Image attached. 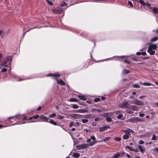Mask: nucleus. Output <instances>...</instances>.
<instances>
[{
  "mask_svg": "<svg viewBox=\"0 0 158 158\" xmlns=\"http://www.w3.org/2000/svg\"><path fill=\"white\" fill-rule=\"evenodd\" d=\"M152 144V143L151 142H147L145 143V145H148V144Z\"/></svg>",
  "mask_w": 158,
  "mask_h": 158,
  "instance_id": "58",
  "label": "nucleus"
},
{
  "mask_svg": "<svg viewBox=\"0 0 158 158\" xmlns=\"http://www.w3.org/2000/svg\"><path fill=\"white\" fill-rule=\"evenodd\" d=\"M56 116V114L55 113H53L51 115H50L49 116L50 118H53L55 117Z\"/></svg>",
  "mask_w": 158,
  "mask_h": 158,
  "instance_id": "37",
  "label": "nucleus"
},
{
  "mask_svg": "<svg viewBox=\"0 0 158 158\" xmlns=\"http://www.w3.org/2000/svg\"><path fill=\"white\" fill-rule=\"evenodd\" d=\"M39 119L40 120V122H48V120L49 119L45 116L42 115L40 116Z\"/></svg>",
  "mask_w": 158,
  "mask_h": 158,
  "instance_id": "4",
  "label": "nucleus"
},
{
  "mask_svg": "<svg viewBox=\"0 0 158 158\" xmlns=\"http://www.w3.org/2000/svg\"><path fill=\"white\" fill-rule=\"evenodd\" d=\"M141 54L143 56H145L146 54V53L145 52H141Z\"/></svg>",
  "mask_w": 158,
  "mask_h": 158,
  "instance_id": "51",
  "label": "nucleus"
},
{
  "mask_svg": "<svg viewBox=\"0 0 158 158\" xmlns=\"http://www.w3.org/2000/svg\"><path fill=\"white\" fill-rule=\"evenodd\" d=\"M129 71L127 69H123V73L124 74H128L129 73Z\"/></svg>",
  "mask_w": 158,
  "mask_h": 158,
  "instance_id": "23",
  "label": "nucleus"
},
{
  "mask_svg": "<svg viewBox=\"0 0 158 158\" xmlns=\"http://www.w3.org/2000/svg\"><path fill=\"white\" fill-rule=\"evenodd\" d=\"M79 115H80L78 114H75L73 115V117L74 118H78Z\"/></svg>",
  "mask_w": 158,
  "mask_h": 158,
  "instance_id": "44",
  "label": "nucleus"
},
{
  "mask_svg": "<svg viewBox=\"0 0 158 158\" xmlns=\"http://www.w3.org/2000/svg\"><path fill=\"white\" fill-rule=\"evenodd\" d=\"M131 108L133 110H137L139 109L138 107L135 105H132L131 106Z\"/></svg>",
  "mask_w": 158,
  "mask_h": 158,
  "instance_id": "14",
  "label": "nucleus"
},
{
  "mask_svg": "<svg viewBox=\"0 0 158 158\" xmlns=\"http://www.w3.org/2000/svg\"><path fill=\"white\" fill-rule=\"evenodd\" d=\"M73 122H71L69 124V126L70 127H71L73 126Z\"/></svg>",
  "mask_w": 158,
  "mask_h": 158,
  "instance_id": "52",
  "label": "nucleus"
},
{
  "mask_svg": "<svg viewBox=\"0 0 158 158\" xmlns=\"http://www.w3.org/2000/svg\"><path fill=\"white\" fill-rule=\"evenodd\" d=\"M50 121V122H49L50 123L52 124L55 125H57V123L55 121H54L52 119H49Z\"/></svg>",
  "mask_w": 158,
  "mask_h": 158,
  "instance_id": "18",
  "label": "nucleus"
},
{
  "mask_svg": "<svg viewBox=\"0 0 158 158\" xmlns=\"http://www.w3.org/2000/svg\"><path fill=\"white\" fill-rule=\"evenodd\" d=\"M88 110L84 109H79L75 111L76 112L81 113H87L88 112Z\"/></svg>",
  "mask_w": 158,
  "mask_h": 158,
  "instance_id": "8",
  "label": "nucleus"
},
{
  "mask_svg": "<svg viewBox=\"0 0 158 158\" xmlns=\"http://www.w3.org/2000/svg\"><path fill=\"white\" fill-rule=\"evenodd\" d=\"M47 76L49 77V76H53L54 77H60V74L58 73H56L54 74H49L47 75Z\"/></svg>",
  "mask_w": 158,
  "mask_h": 158,
  "instance_id": "10",
  "label": "nucleus"
},
{
  "mask_svg": "<svg viewBox=\"0 0 158 158\" xmlns=\"http://www.w3.org/2000/svg\"><path fill=\"white\" fill-rule=\"evenodd\" d=\"M124 152H122L121 153H120L119 152H117L116 154L114 155L113 156L111 157V158H118L120 155V154H124Z\"/></svg>",
  "mask_w": 158,
  "mask_h": 158,
  "instance_id": "9",
  "label": "nucleus"
},
{
  "mask_svg": "<svg viewBox=\"0 0 158 158\" xmlns=\"http://www.w3.org/2000/svg\"><path fill=\"white\" fill-rule=\"evenodd\" d=\"M136 54L137 55H139L141 54V52H136Z\"/></svg>",
  "mask_w": 158,
  "mask_h": 158,
  "instance_id": "57",
  "label": "nucleus"
},
{
  "mask_svg": "<svg viewBox=\"0 0 158 158\" xmlns=\"http://www.w3.org/2000/svg\"><path fill=\"white\" fill-rule=\"evenodd\" d=\"M47 2L50 5L52 6L53 5V3L49 1V0H47Z\"/></svg>",
  "mask_w": 158,
  "mask_h": 158,
  "instance_id": "38",
  "label": "nucleus"
},
{
  "mask_svg": "<svg viewBox=\"0 0 158 158\" xmlns=\"http://www.w3.org/2000/svg\"><path fill=\"white\" fill-rule=\"evenodd\" d=\"M101 99L99 98H97L94 99V101L95 102H98Z\"/></svg>",
  "mask_w": 158,
  "mask_h": 158,
  "instance_id": "34",
  "label": "nucleus"
},
{
  "mask_svg": "<svg viewBox=\"0 0 158 158\" xmlns=\"http://www.w3.org/2000/svg\"><path fill=\"white\" fill-rule=\"evenodd\" d=\"M143 85L145 86H154V85L152 84V83L149 82H144L143 83Z\"/></svg>",
  "mask_w": 158,
  "mask_h": 158,
  "instance_id": "15",
  "label": "nucleus"
},
{
  "mask_svg": "<svg viewBox=\"0 0 158 158\" xmlns=\"http://www.w3.org/2000/svg\"><path fill=\"white\" fill-rule=\"evenodd\" d=\"M41 109V106H39L37 109V110L38 111L40 110Z\"/></svg>",
  "mask_w": 158,
  "mask_h": 158,
  "instance_id": "56",
  "label": "nucleus"
},
{
  "mask_svg": "<svg viewBox=\"0 0 158 158\" xmlns=\"http://www.w3.org/2000/svg\"><path fill=\"white\" fill-rule=\"evenodd\" d=\"M64 118V117L63 116H61L60 115H59L58 116V118L60 119H62Z\"/></svg>",
  "mask_w": 158,
  "mask_h": 158,
  "instance_id": "40",
  "label": "nucleus"
},
{
  "mask_svg": "<svg viewBox=\"0 0 158 158\" xmlns=\"http://www.w3.org/2000/svg\"><path fill=\"white\" fill-rule=\"evenodd\" d=\"M70 101L71 102H76V100L74 98H71L70 99Z\"/></svg>",
  "mask_w": 158,
  "mask_h": 158,
  "instance_id": "48",
  "label": "nucleus"
},
{
  "mask_svg": "<svg viewBox=\"0 0 158 158\" xmlns=\"http://www.w3.org/2000/svg\"><path fill=\"white\" fill-rule=\"evenodd\" d=\"M149 46L148 48L155 50L156 49L157 47L156 44H152L151 43H149Z\"/></svg>",
  "mask_w": 158,
  "mask_h": 158,
  "instance_id": "7",
  "label": "nucleus"
},
{
  "mask_svg": "<svg viewBox=\"0 0 158 158\" xmlns=\"http://www.w3.org/2000/svg\"><path fill=\"white\" fill-rule=\"evenodd\" d=\"M12 57L11 56H7L5 60H4V62L1 64H0L2 66H4L6 67H9L8 65H6L7 63L10 62L12 60Z\"/></svg>",
  "mask_w": 158,
  "mask_h": 158,
  "instance_id": "2",
  "label": "nucleus"
},
{
  "mask_svg": "<svg viewBox=\"0 0 158 158\" xmlns=\"http://www.w3.org/2000/svg\"><path fill=\"white\" fill-rule=\"evenodd\" d=\"M124 131L125 132V134L123 136V138L124 139H127L129 138L131 135V133L128 130H124Z\"/></svg>",
  "mask_w": 158,
  "mask_h": 158,
  "instance_id": "5",
  "label": "nucleus"
},
{
  "mask_svg": "<svg viewBox=\"0 0 158 158\" xmlns=\"http://www.w3.org/2000/svg\"><path fill=\"white\" fill-rule=\"evenodd\" d=\"M20 115L19 114H17L15 115L14 116L10 117H9L8 118V119H11V118H13L14 117H17V116H20Z\"/></svg>",
  "mask_w": 158,
  "mask_h": 158,
  "instance_id": "35",
  "label": "nucleus"
},
{
  "mask_svg": "<svg viewBox=\"0 0 158 158\" xmlns=\"http://www.w3.org/2000/svg\"><path fill=\"white\" fill-rule=\"evenodd\" d=\"M6 70H7V69L6 68H3L2 69L1 71L2 72H5L6 71Z\"/></svg>",
  "mask_w": 158,
  "mask_h": 158,
  "instance_id": "42",
  "label": "nucleus"
},
{
  "mask_svg": "<svg viewBox=\"0 0 158 158\" xmlns=\"http://www.w3.org/2000/svg\"><path fill=\"white\" fill-rule=\"evenodd\" d=\"M144 96H141L139 97V98L140 99H142L143 98H144Z\"/></svg>",
  "mask_w": 158,
  "mask_h": 158,
  "instance_id": "60",
  "label": "nucleus"
},
{
  "mask_svg": "<svg viewBox=\"0 0 158 158\" xmlns=\"http://www.w3.org/2000/svg\"><path fill=\"white\" fill-rule=\"evenodd\" d=\"M63 8H60L59 10H57L58 14H60L62 13L63 12Z\"/></svg>",
  "mask_w": 158,
  "mask_h": 158,
  "instance_id": "28",
  "label": "nucleus"
},
{
  "mask_svg": "<svg viewBox=\"0 0 158 158\" xmlns=\"http://www.w3.org/2000/svg\"><path fill=\"white\" fill-rule=\"evenodd\" d=\"M133 103L138 106H142L144 105V102H143L137 99L134 100Z\"/></svg>",
  "mask_w": 158,
  "mask_h": 158,
  "instance_id": "6",
  "label": "nucleus"
},
{
  "mask_svg": "<svg viewBox=\"0 0 158 158\" xmlns=\"http://www.w3.org/2000/svg\"><path fill=\"white\" fill-rule=\"evenodd\" d=\"M144 143V141L142 140H140L139 142V143L140 144H143Z\"/></svg>",
  "mask_w": 158,
  "mask_h": 158,
  "instance_id": "47",
  "label": "nucleus"
},
{
  "mask_svg": "<svg viewBox=\"0 0 158 158\" xmlns=\"http://www.w3.org/2000/svg\"><path fill=\"white\" fill-rule=\"evenodd\" d=\"M129 104L128 102H124L119 105V106L122 108H129Z\"/></svg>",
  "mask_w": 158,
  "mask_h": 158,
  "instance_id": "3",
  "label": "nucleus"
},
{
  "mask_svg": "<svg viewBox=\"0 0 158 158\" xmlns=\"http://www.w3.org/2000/svg\"><path fill=\"white\" fill-rule=\"evenodd\" d=\"M133 86L135 88H140V86L139 85H137V84H134L133 85Z\"/></svg>",
  "mask_w": 158,
  "mask_h": 158,
  "instance_id": "41",
  "label": "nucleus"
},
{
  "mask_svg": "<svg viewBox=\"0 0 158 158\" xmlns=\"http://www.w3.org/2000/svg\"><path fill=\"white\" fill-rule=\"evenodd\" d=\"M126 57V56H119L118 57H119V58L121 59H123L125 58Z\"/></svg>",
  "mask_w": 158,
  "mask_h": 158,
  "instance_id": "49",
  "label": "nucleus"
},
{
  "mask_svg": "<svg viewBox=\"0 0 158 158\" xmlns=\"http://www.w3.org/2000/svg\"><path fill=\"white\" fill-rule=\"evenodd\" d=\"M152 10H153V11L155 13H157L158 12V9L155 7H153L152 9Z\"/></svg>",
  "mask_w": 158,
  "mask_h": 158,
  "instance_id": "22",
  "label": "nucleus"
},
{
  "mask_svg": "<svg viewBox=\"0 0 158 158\" xmlns=\"http://www.w3.org/2000/svg\"><path fill=\"white\" fill-rule=\"evenodd\" d=\"M78 106L76 104H73V105L72 108L74 109H76L78 108Z\"/></svg>",
  "mask_w": 158,
  "mask_h": 158,
  "instance_id": "29",
  "label": "nucleus"
},
{
  "mask_svg": "<svg viewBox=\"0 0 158 158\" xmlns=\"http://www.w3.org/2000/svg\"><path fill=\"white\" fill-rule=\"evenodd\" d=\"M100 131L101 132L104 131L106 130L105 126L101 127L99 128Z\"/></svg>",
  "mask_w": 158,
  "mask_h": 158,
  "instance_id": "24",
  "label": "nucleus"
},
{
  "mask_svg": "<svg viewBox=\"0 0 158 158\" xmlns=\"http://www.w3.org/2000/svg\"><path fill=\"white\" fill-rule=\"evenodd\" d=\"M81 121L83 123H86L88 122V120L86 119H82Z\"/></svg>",
  "mask_w": 158,
  "mask_h": 158,
  "instance_id": "30",
  "label": "nucleus"
},
{
  "mask_svg": "<svg viewBox=\"0 0 158 158\" xmlns=\"http://www.w3.org/2000/svg\"><path fill=\"white\" fill-rule=\"evenodd\" d=\"M139 149L140 151L142 153H143L144 151V149L143 148L142 146L141 145H139L138 146Z\"/></svg>",
  "mask_w": 158,
  "mask_h": 158,
  "instance_id": "17",
  "label": "nucleus"
},
{
  "mask_svg": "<svg viewBox=\"0 0 158 158\" xmlns=\"http://www.w3.org/2000/svg\"><path fill=\"white\" fill-rule=\"evenodd\" d=\"M67 3L65 2H63L60 4V6H67Z\"/></svg>",
  "mask_w": 158,
  "mask_h": 158,
  "instance_id": "26",
  "label": "nucleus"
},
{
  "mask_svg": "<svg viewBox=\"0 0 158 158\" xmlns=\"http://www.w3.org/2000/svg\"><path fill=\"white\" fill-rule=\"evenodd\" d=\"M132 94L133 95H135L136 94V92H133L132 93Z\"/></svg>",
  "mask_w": 158,
  "mask_h": 158,
  "instance_id": "64",
  "label": "nucleus"
},
{
  "mask_svg": "<svg viewBox=\"0 0 158 158\" xmlns=\"http://www.w3.org/2000/svg\"><path fill=\"white\" fill-rule=\"evenodd\" d=\"M86 142L89 143V144L84 143L81 145V148L83 149H85L89 146H91L94 145L96 143V138L94 136L92 135L91 136L89 139L87 140Z\"/></svg>",
  "mask_w": 158,
  "mask_h": 158,
  "instance_id": "1",
  "label": "nucleus"
},
{
  "mask_svg": "<svg viewBox=\"0 0 158 158\" xmlns=\"http://www.w3.org/2000/svg\"><path fill=\"white\" fill-rule=\"evenodd\" d=\"M126 156L128 158H130L131 157L130 155L128 154H126Z\"/></svg>",
  "mask_w": 158,
  "mask_h": 158,
  "instance_id": "53",
  "label": "nucleus"
},
{
  "mask_svg": "<svg viewBox=\"0 0 158 158\" xmlns=\"http://www.w3.org/2000/svg\"><path fill=\"white\" fill-rule=\"evenodd\" d=\"M121 138L120 137H116L114 138V139L117 141H119L121 140Z\"/></svg>",
  "mask_w": 158,
  "mask_h": 158,
  "instance_id": "33",
  "label": "nucleus"
},
{
  "mask_svg": "<svg viewBox=\"0 0 158 158\" xmlns=\"http://www.w3.org/2000/svg\"><path fill=\"white\" fill-rule=\"evenodd\" d=\"M78 97L80 99L83 101H85L86 99L85 97L83 95H78Z\"/></svg>",
  "mask_w": 158,
  "mask_h": 158,
  "instance_id": "12",
  "label": "nucleus"
},
{
  "mask_svg": "<svg viewBox=\"0 0 158 158\" xmlns=\"http://www.w3.org/2000/svg\"><path fill=\"white\" fill-rule=\"evenodd\" d=\"M106 120L108 122H110L112 121V119L110 117H108L106 118Z\"/></svg>",
  "mask_w": 158,
  "mask_h": 158,
  "instance_id": "36",
  "label": "nucleus"
},
{
  "mask_svg": "<svg viewBox=\"0 0 158 158\" xmlns=\"http://www.w3.org/2000/svg\"><path fill=\"white\" fill-rule=\"evenodd\" d=\"M96 111H97L98 112H101V110L100 109H96Z\"/></svg>",
  "mask_w": 158,
  "mask_h": 158,
  "instance_id": "59",
  "label": "nucleus"
},
{
  "mask_svg": "<svg viewBox=\"0 0 158 158\" xmlns=\"http://www.w3.org/2000/svg\"><path fill=\"white\" fill-rule=\"evenodd\" d=\"M22 119L23 120H27V118L26 117H24L22 118Z\"/></svg>",
  "mask_w": 158,
  "mask_h": 158,
  "instance_id": "54",
  "label": "nucleus"
},
{
  "mask_svg": "<svg viewBox=\"0 0 158 158\" xmlns=\"http://www.w3.org/2000/svg\"><path fill=\"white\" fill-rule=\"evenodd\" d=\"M124 61L125 62L128 64H129L130 63V62L128 60H127L126 59L125 60H124Z\"/></svg>",
  "mask_w": 158,
  "mask_h": 158,
  "instance_id": "46",
  "label": "nucleus"
},
{
  "mask_svg": "<svg viewBox=\"0 0 158 158\" xmlns=\"http://www.w3.org/2000/svg\"><path fill=\"white\" fill-rule=\"evenodd\" d=\"M126 148H128L131 151L135 152V150L133 148H131L128 146H126Z\"/></svg>",
  "mask_w": 158,
  "mask_h": 158,
  "instance_id": "25",
  "label": "nucleus"
},
{
  "mask_svg": "<svg viewBox=\"0 0 158 158\" xmlns=\"http://www.w3.org/2000/svg\"><path fill=\"white\" fill-rule=\"evenodd\" d=\"M33 118L35 119H36L38 118H40V116L39 115H36L35 116H33Z\"/></svg>",
  "mask_w": 158,
  "mask_h": 158,
  "instance_id": "39",
  "label": "nucleus"
},
{
  "mask_svg": "<svg viewBox=\"0 0 158 158\" xmlns=\"http://www.w3.org/2000/svg\"><path fill=\"white\" fill-rule=\"evenodd\" d=\"M106 129H107V128H109L110 127L109 126H105Z\"/></svg>",
  "mask_w": 158,
  "mask_h": 158,
  "instance_id": "62",
  "label": "nucleus"
},
{
  "mask_svg": "<svg viewBox=\"0 0 158 158\" xmlns=\"http://www.w3.org/2000/svg\"><path fill=\"white\" fill-rule=\"evenodd\" d=\"M33 118V117H30L29 118H27V120H31Z\"/></svg>",
  "mask_w": 158,
  "mask_h": 158,
  "instance_id": "55",
  "label": "nucleus"
},
{
  "mask_svg": "<svg viewBox=\"0 0 158 158\" xmlns=\"http://www.w3.org/2000/svg\"><path fill=\"white\" fill-rule=\"evenodd\" d=\"M128 4L130 5L131 6H133V4L132 3V2L130 1H128Z\"/></svg>",
  "mask_w": 158,
  "mask_h": 158,
  "instance_id": "45",
  "label": "nucleus"
},
{
  "mask_svg": "<svg viewBox=\"0 0 158 158\" xmlns=\"http://www.w3.org/2000/svg\"><path fill=\"white\" fill-rule=\"evenodd\" d=\"M147 51L151 55H154L155 53L154 51H153L152 49H150V48H148Z\"/></svg>",
  "mask_w": 158,
  "mask_h": 158,
  "instance_id": "11",
  "label": "nucleus"
},
{
  "mask_svg": "<svg viewBox=\"0 0 158 158\" xmlns=\"http://www.w3.org/2000/svg\"><path fill=\"white\" fill-rule=\"evenodd\" d=\"M110 139V137H108L105 138L103 139V141H101L100 142H102L103 141L104 142L107 141H108Z\"/></svg>",
  "mask_w": 158,
  "mask_h": 158,
  "instance_id": "19",
  "label": "nucleus"
},
{
  "mask_svg": "<svg viewBox=\"0 0 158 158\" xmlns=\"http://www.w3.org/2000/svg\"><path fill=\"white\" fill-rule=\"evenodd\" d=\"M157 139V137L155 134L153 135L152 138V140H156Z\"/></svg>",
  "mask_w": 158,
  "mask_h": 158,
  "instance_id": "27",
  "label": "nucleus"
},
{
  "mask_svg": "<svg viewBox=\"0 0 158 158\" xmlns=\"http://www.w3.org/2000/svg\"><path fill=\"white\" fill-rule=\"evenodd\" d=\"M146 5L148 6L149 7L151 6L150 4L149 3H146Z\"/></svg>",
  "mask_w": 158,
  "mask_h": 158,
  "instance_id": "61",
  "label": "nucleus"
},
{
  "mask_svg": "<svg viewBox=\"0 0 158 158\" xmlns=\"http://www.w3.org/2000/svg\"><path fill=\"white\" fill-rule=\"evenodd\" d=\"M57 81L58 83L62 85H64L65 84V82L62 79H61L59 80H57Z\"/></svg>",
  "mask_w": 158,
  "mask_h": 158,
  "instance_id": "13",
  "label": "nucleus"
},
{
  "mask_svg": "<svg viewBox=\"0 0 158 158\" xmlns=\"http://www.w3.org/2000/svg\"><path fill=\"white\" fill-rule=\"evenodd\" d=\"M52 12L53 13H55V14H58V12L57 11V10L56 9H52Z\"/></svg>",
  "mask_w": 158,
  "mask_h": 158,
  "instance_id": "32",
  "label": "nucleus"
},
{
  "mask_svg": "<svg viewBox=\"0 0 158 158\" xmlns=\"http://www.w3.org/2000/svg\"><path fill=\"white\" fill-rule=\"evenodd\" d=\"M123 114H119L118 116V118L119 119H123Z\"/></svg>",
  "mask_w": 158,
  "mask_h": 158,
  "instance_id": "31",
  "label": "nucleus"
},
{
  "mask_svg": "<svg viewBox=\"0 0 158 158\" xmlns=\"http://www.w3.org/2000/svg\"><path fill=\"white\" fill-rule=\"evenodd\" d=\"M145 115V114L142 113H139V116L140 117H143Z\"/></svg>",
  "mask_w": 158,
  "mask_h": 158,
  "instance_id": "43",
  "label": "nucleus"
},
{
  "mask_svg": "<svg viewBox=\"0 0 158 158\" xmlns=\"http://www.w3.org/2000/svg\"><path fill=\"white\" fill-rule=\"evenodd\" d=\"M100 120V119L99 118H95L94 119L95 121H99Z\"/></svg>",
  "mask_w": 158,
  "mask_h": 158,
  "instance_id": "50",
  "label": "nucleus"
},
{
  "mask_svg": "<svg viewBox=\"0 0 158 158\" xmlns=\"http://www.w3.org/2000/svg\"><path fill=\"white\" fill-rule=\"evenodd\" d=\"M80 154L78 153H74L73 154V156L74 157L78 158L80 156Z\"/></svg>",
  "mask_w": 158,
  "mask_h": 158,
  "instance_id": "16",
  "label": "nucleus"
},
{
  "mask_svg": "<svg viewBox=\"0 0 158 158\" xmlns=\"http://www.w3.org/2000/svg\"><path fill=\"white\" fill-rule=\"evenodd\" d=\"M106 98L105 97H102V100H104Z\"/></svg>",
  "mask_w": 158,
  "mask_h": 158,
  "instance_id": "63",
  "label": "nucleus"
},
{
  "mask_svg": "<svg viewBox=\"0 0 158 158\" xmlns=\"http://www.w3.org/2000/svg\"><path fill=\"white\" fill-rule=\"evenodd\" d=\"M137 1L143 6H145L146 5V3L143 0H138Z\"/></svg>",
  "mask_w": 158,
  "mask_h": 158,
  "instance_id": "20",
  "label": "nucleus"
},
{
  "mask_svg": "<svg viewBox=\"0 0 158 158\" xmlns=\"http://www.w3.org/2000/svg\"><path fill=\"white\" fill-rule=\"evenodd\" d=\"M158 39V37H155L152 39L151 40V41L152 42L156 41Z\"/></svg>",
  "mask_w": 158,
  "mask_h": 158,
  "instance_id": "21",
  "label": "nucleus"
}]
</instances>
